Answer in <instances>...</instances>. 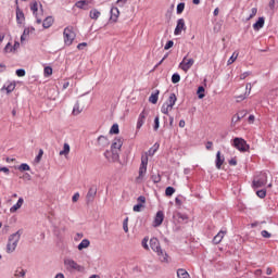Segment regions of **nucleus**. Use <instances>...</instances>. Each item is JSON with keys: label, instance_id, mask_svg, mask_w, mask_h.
I'll use <instances>...</instances> for the list:
<instances>
[{"label": "nucleus", "instance_id": "nucleus-1", "mask_svg": "<svg viewBox=\"0 0 278 278\" xmlns=\"http://www.w3.org/2000/svg\"><path fill=\"white\" fill-rule=\"evenodd\" d=\"M150 249L157 254L161 262H168V254H166V251L162 250V245H160V240H157V238L150 239Z\"/></svg>", "mask_w": 278, "mask_h": 278}, {"label": "nucleus", "instance_id": "nucleus-2", "mask_svg": "<svg viewBox=\"0 0 278 278\" xmlns=\"http://www.w3.org/2000/svg\"><path fill=\"white\" fill-rule=\"evenodd\" d=\"M63 264L67 273H81V270H84V266L79 265L77 261L71 257L64 258Z\"/></svg>", "mask_w": 278, "mask_h": 278}, {"label": "nucleus", "instance_id": "nucleus-3", "mask_svg": "<svg viewBox=\"0 0 278 278\" xmlns=\"http://www.w3.org/2000/svg\"><path fill=\"white\" fill-rule=\"evenodd\" d=\"M21 240V231H16L9 237L7 244V253H14L16 247H18V241Z\"/></svg>", "mask_w": 278, "mask_h": 278}, {"label": "nucleus", "instance_id": "nucleus-4", "mask_svg": "<svg viewBox=\"0 0 278 278\" xmlns=\"http://www.w3.org/2000/svg\"><path fill=\"white\" fill-rule=\"evenodd\" d=\"M231 144L235 149H237V151H240V153H247L251 149V146L247 143V140L240 137H236Z\"/></svg>", "mask_w": 278, "mask_h": 278}, {"label": "nucleus", "instance_id": "nucleus-5", "mask_svg": "<svg viewBox=\"0 0 278 278\" xmlns=\"http://www.w3.org/2000/svg\"><path fill=\"white\" fill-rule=\"evenodd\" d=\"M76 37L77 35L75 34V28L73 26H67L64 28L63 38H64V43L67 47H71L73 45V41L75 40Z\"/></svg>", "mask_w": 278, "mask_h": 278}, {"label": "nucleus", "instance_id": "nucleus-6", "mask_svg": "<svg viewBox=\"0 0 278 278\" xmlns=\"http://www.w3.org/2000/svg\"><path fill=\"white\" fill-rule=\"evenodd\" d=\"M147 166H149V154L143 153L141 155V164L139 167V176L137 177V181H142V179H144V175H147Z\"/></svg>", "mask_w": 278, "mask_h": 278}, {"label": "nucleus", "instance_id": "nucleus-7", "mask_svg": "<svg viewBox=\"0 0 278 278\" xmlns=\"http://www.w3.org/2000/svg\"><path fill=\"white\" fill-rule=\"evenodd\" d=\"M192 66H194V59H188V56H185L179 63V68H181L184 73H188L189 68H192Z\"/></svg>", "mask_w": 278, "mask_h": 278}, {"label": "nucleus", "instance_id": "nucleus-8", "mask_svg": "<svg viewBox=\"0 0 278 278\" xmlns=\"http://www.w3.org/2000/svg\"><path fill=\"white\" fill-rule=\"evenodd\" d=\"M267 181H268V178L266 176V173H261L258 177L254 178L253 187L262 188L263 186H266Z\"/></svg>", "mask_w": 278, "mask_h": 278}, {"label": "nucleus", "instance_id": "nucleus-9", "mask_svg": "<svg viewBox=\"0 0 278 278\" xmlns=\"http://www.w3.org/2000/svg\"><path fill=\"white\" fill-rule=\"evenodd\" d=\"M186 31V21L184 18H179L177 21L176 28L174 30L175 36H181V33Z\"/></svg>", "mask_w": 278, "mask_h": 278}, {"label": "nucleus", "instance_id": "nucleus-10", "mask_svg": "<svg viewBox=\"0 0 278 278\" xmlns=\"http://www.w3.org/2000/svg\"><path fill=\"white\" fill-rule=\"evenodd\" d=\"M96 147H99L100 149H105V147H110V139L105 136L98 137Z\"/></svg>", "mask_w": 278, "mask_h": 278}, {"label": "nucleus", "instance_id": "nucleus-11", "mask_svg": "<svg viewBox=\"0 0 278 278\" xmlns=\"http://www.w3.org/2000/svg\"><path fill=\"white\" fill-rule=\"evenodd\" d=\"M96 197H97V187L92 186L89 188L87 195H86L87 203H92V201H94Z\"/></svg>", "mask_w": 278, "mask_h": 278}, {"label": "nucleus", "instance_id": "nucleus-12", "mask_svg": "<svg viewBox=\"0 0 278 278\" xmlns=\"http://www.w3.org/2000/svg\"><path fill=\"white\" fill-rule=\"evenodd\" d=\"M15 88H16L15 81H8L0 90L1 92L7 91V94H10L11 92H14Z\"/></svg>", "mask_w": 278, "mask_h": 278}, {"label": "nucleus", "instance_id": "nucleus-13", "mask_svg": "<svg viewBox=\"0 0 278 278\" xmlns=\"http://www.w3.org/2000/svg\"><path fill=\"white\" fill-rule=\"evenodd\" d=\"M164 223V212L159 211L153 220V227H160Z\"/></svg>", "mask_w": 278, "mask_h": 278}, {"label": "nucleus", "instance_id": "nucleus-14", "mask_svg": "<svg viewBox=\"0 0 278 278\" xmlns=\"http://www.w3.org/2000/svg\"><path fill=\"white\" fill-rule=\"evenodd\" d=\"M122 147H123V139L116 138L114 139L111 146V151H121Z\"/></svg>", "mask_w": 278, "mask_h": 278}, {"label": "nucleus", "instance_id": "nucleus-15", "mask_svg": "<svg viewBox=\"0 0 278 278\" xmlns=\"http://www.w3.org/2000/svg\"><path fill=\"white\" fill-rule=\"evenodd\" d=\"M227 235V230H220L214 238L213 243L214 244H220L223 242V238Z\"/></svg>", "mask_w": 278, "mask_h": 278}, {"label": "nucleus", "instance_id": "nucleus-16", "mask_svg": "<svg viewBox=\"0 0 278 278\" xmlns=\"http://www.w3.org/2000/svg\"><path fill=\"white\" fill-rule=\"evenodd\" d=\"M25 203V200L23 198H20L16 202V204H14L11 208L10 212L11 214H14L15 212H18V210H21V207H23V204Z\"/></svg>", "mask_w": 278, "mask_h": 278}, {"label": "nucleus", "instance_id": "nucleus-17", "mask_svg": "<svg viewBox=\"0 0 278 278\" xmlns=\"http://www.w3.org/2000/svg\"><path fill=\"white\" fill-rule=\"evenodd\" d=\"M75 5L79 10H89L90 1L89 0H80V1H77Z\"/></svg>", "mask_w": 278, "mask_h": 278}, {"label": "nucleus", "instance_id": "nucleus-18", "mask_svg": "<svg viewBox=\"0 0 278 278\" xmlns=\"http://www.w3.org/2000/svg\"><path fill=\"white\" fill-rule=\"evenodd\" d=\"M147 119V111H142L139 114L138 121H137V129H141L142 125H144V121Z\"/></svg>", "mask_w": 278, "mask_h": 278}, {"label": "nucleus", "instance_id": "nucleus-19", "mask_svg": "<svg viewBox=\"0 0 278 278\" xmlns=\"http://www.w3.org/2000/svg\"><path fill=\"white\" fill-rule=\"evenodd\" d=\"M174 220H176L177 223H180V224L188 223V215L181 214V213H176L174 215Z\"/></svg>", "mask_w": 278, "mask_h": 278}, {"label": "nucleus", "instance_id": "nucleus-20", "mask_svg": "<svg viewBox=\"0 0 278 278\" xmlns=\"http://www.w3.org/2000/svg\"><path fill=\"white\" fill-rule=\"evenodd\" d=\"M215 164H216V168H217L218 170H220L223 164H225V156H222V155H220V151H218V152L216 153V161H215Z\"/></svg>", "mask_w": 278, "mask_h": 278}, {"label": "nucleus", "instance_id": "nucleus-21", "mask_svg": "<svg viewBox=\"0 0 278 278\" xmlns=\"http://www.w3.org/2000/svg\"><path fill=\"white\" fill-rule=\"evenodd\" d=\"M118 16H121V11H118V8H112L111 9V21L113 23H116L118 21Z\"/></svg>", "mask_w": 278, "mask_h": 278}, {"label": "nucleus", "instance_id": "nucleus-22", "mask_svg": "<svg viewBox=\"0 0 278 278\" xmlns=\"http://www.w3.org/2000/svg\"><path fill=\"white\" fill-rule=\"evenodd\" d=\"M265 20L264 17H258L257 22L253 24L254 31H260L264 27Z\"/></svg>", "mask_w": 278, "mask_h": 278}, {"label": "nucleus", "instance_id": "nucleus-23", "mask_svg": "<svg viewBox=\"0 0 278 278\" xmlns=\"http://www.w3.org/2000/svg\"><path fill=\"white\" fill-rule=\"evenodd\" d=\"M101 16V11L93 9L89 12V18L92 21H99V17Z\"/></svg>", "mask_w": 278, "mask_h": 278}, {"label": "nucleus", "instance_id": "nucleus-24", "mask_svg": "<svg viewBox=\"0 0 278 278\" xmlns=\"http://www.w3.org/2000/svg\"><path fill=\"white\" fill-rule=\"evenodd\" d=\"M16 21L20 25H23V23H25V14L23 13V11H21V9L16 10Z\"/></svg>", "mask_w": 278, "mask_h": 278}, {"label": "nucleus", "instance_id": "nucleus-25", "mask_svg": "<svg viewBox=\"0 0 278 278\" xmlns=\"http://www.w3.org/2000/svg\"><path fill=\"white\" fill-rule=\"evenodd\" d=\"M167 105L174 108L175 103H177V96L175 93H170L168 100L165 102Z\"/></svg>", "mask_w": 278, "mask_h": 278}, {"label": "nucleus", "instance_id": "nucleus-26", "mask_svg": "<svg viewBox=\"0 0 278 278\" xmlns=\"http://www.w3.org/2000/svg\"><path fill=\"white\" fill-rule=\"evenodd\" d=\"M51 25H53V17L52 16H48L43 20V23H42V27L45 29H49V27H51Z\"/></svg>", "mask_w": 278, "mask_h": 278}, {"label": "nucleus", "instance_id": "nucleus-27", "mask_svg": "<svg viewBox=\"0 0 278 278\" xmlns=\"http://www.w3.org/2000/svg\"><path fill=\"white\" fill-rule=\"evenodd\" d=\"M81 112H84V108H81L79 105V102H76L74 108H73V115L74 116H79V114H81Z\"/></svg>", "mask_w": 278, "mask_h": 278}, {"label": "nucleus", "instance_id": "nucleus-28", "mask_svg": "<svg viewBox=\"0 0 278 278\" xmlns=\"http://www.w3.org/2000/svg\"><path fill=\"white\" fill-rule=\"evenodd\" d=\"M90 247V240L84 239L77 247L78 251H84V249H88Z\"/></svg>", "mask_w": 278, "mask_h": 278}, {"label": "nucleus", "instance_id": "nucleus-29", "mask_svg": "<svg viewBox=\"0 0 278 278\" xmlns=\"http://www.w3.org/2000/svg\"><path fill=\"white\" fill-rule=\"evenodd\" d=\"M25 275H27V271L23 268H17L14 273L15 278H25Z\"/></svg>", "mask_w": 278, "mask_h": 278}, {"label": "nucleus", "instance_id": "nucleus-30", "mask_svg": "<svg viewBox=\"0 0 278 278\" xmlns=\"http://www.w3.org/2000/svg\"><path fill=\"white\" fill-rule=\"evenodd\" d=\"M160 97V90H156L154 93H152L149 98L150 103H153V105H155V103H157V99Z\"/></svg>", "mask_w": 278, "mask_h": 278}, {"label": "nucleus", "instance_id": "nucleus-31", "mask_svg": "<svg viewBox=\"0 0 278 278\" xmlns=\"http://www.w3.org/2000/svg\"><path fill=\"white\" fill-rule=\"evenodd\" d=\"M177 277L178 278H190V274L184 268H180L177 270Z\"/></svg>", "mask_w": 278, "mask_h": 278}, {"label": "nucleus", "instance_id": "nucleus-32", "mask_svg": "<svg viewBox=\"0 0 278 278\" xmlns=\"http://www.w3.org/2000/svg\"><path fill=\"white\" fill-rule=\"evenodd\" d=\"M71 153V146L68 143H64L63 150L59 152V155H68Z\"/></svg>", "mask_w": 278, "mask_h": 278}, {"label": "nucleus", "instance_id": "nucleus-33", "mask_svg": "<svg viewBox=\"0 0 278 278\" xmlns=\"http://www.w3.org/2000/svg\"><path fill=\"white\" fill-rule=\"evenodd\" d=\"M173 111V106L168 103H164L161 108L162 114H168V112Z\"/></svg>", "mask_w": 278, "mask_h": 278}, {"label": "nucleus", "instance_id": "nucleus-34", "mask_svg": "<svg viewBox=\"0 0 278 278\" xmlns=\"http://www.w3.org/2000/svg\"><path fill=\"white\" fill-rule=\"evenodd\" d=\"M247 116V113H244V111L237 113L233 117H232V123H238V121H242V117Z\"/></svg>", "mask_w": 278, "mask_h": 278}, {"label": "nucleus", "instance_id": "nucleus-35", "mask_svg": "<svg viewBox=\"0 0 278 278\" xmlns=\"http://www.w3.org/2000/svg\"><path fill=\"white\" fill-rule=\"evenodd\" d=\"M123 229L125 233H129V217H126L123 222Z\"/></svg>", "mask_w": 278, "mask_h": 278}, {"label": "nucleus", "instance_id": "nucleus-36", "mask_svg": "<svg viewBox=\"0 0 278 278\" xmlns=\"http://www.w3.org/2000/svg\"><path fill=\"white\" fill-rule=\"evenodd\" d=\"M112 156H111V162H118V150H111Z\"/></svg>", "mask_w": 278, "mask_h": 278}, {"label": "nucleus", "instance_id": "nucleus-37", "mask_svg": "<svg viewBox=\"0 0 278 278\" xmlns=\"http://www.w3.org/2000/svg\"><path fill=\"white\" fill-rule=\"evenodd\" d=\"M236 60H238V53L233 52L232 55L227 61V65L230 66V64H233V62H236Z\"/></svg>", "mask_w": 278, "mask_h": 278}, {"label": "nucleus", "instance_id": "nucleus-38", "mask_svg": "<svg viewBox=\"0 0 278 278\" xmlns=\"http://www.w3.org/2000/svg\"><path fill=\"white\" fill-rule=\"evenodd\" d=\"M184 10H186V3L180 2V3L177 5L176 12H177V14H182V13H184Z\"/></svg>", "mask_w": 278, "mask_h": 278}, {"label": "nucleus", "instance_id": "nucleus-39", "mask_svg": "<svg viewBox=\"0 0 278 278\" xmlns=\"http://www.w3.org/2000/svg\"><path fill=\"white\" fill-rule=\"evenodd\" d=\"M179 81H181V76H179L178 73L173 74V76H172V83H174V84H179Z\"/></svg>", "mask_w": 278, "mask_h": 278}, {"label": "nucleus", "instance_id": "nucleus-40", "mask_svg": "<svg viewBox=\"0 0 278 278\" xmlns=\"http://www.w3.org/2000/svg\"><path fill=\"white\" fill-rule=\"evenodd\" d=\"M203 92H205V88L203 86H200L198 88V98L199 99H203L205 97V93H203Z\"/></svg>", "mask_w": 278, "mask_h": 278}, {"label": "nucleus", "instance_id": "nucleus-41", "mask_svg": "<svg viewBox=\"0 0 278 278\" xmlns=\"http://www.w3.org/2000/svg\"><path fill=\"white\" fill-rule=\"evenodd\" d=\"M165 194H166V197H173V195L175 194V188H173V187H167V188L165 189Z\"/></svg>", "mask_w": 278, "mask_h": 278}, {"label": "nucleus", "instance_id": "nucleus-42", "mask_svg": "<svg viewBox=\"0 0 278 278\" xmlns=\"http://www.w3.org/2000/svg\"><path fill=\"white\" fill-rule=\"evenodd\" d=\"M27 36H29V28H25L23 35L21 36V42H25L27 40Z\"/></svg>", "mask_w": 278, "mask_h": 278}, {"label": "nucleus", "instance_id": "nucleus-43", "mask_svg": "<svg viewBox=\"0 0 278 278\" xmlns=\"http://www.w3.org/2000/svg\"><path fill=\"white\" fill-rule=\"evenodd\" d=\"M42 155H45V151L40 149L38 155L35 157L36 164H40V160H42Z\"/></svg>", "mask_w": 278, "mask_h": 278}, {"label": "nucleus", "instance_id": "nucleus-44", "mask_svg": "<svg viewBox=\"0 0 278 278\" xmlns=\"http://www.w3.org/2000/svg\"><path fill=\"white\" fill-rule=\"evenodd\" d=\"M151 179L152 181H154V184H160V181H162V177L160 176V174L152 175Z\"/></svg>", "mask_w": 278, "mask_h": 278}, {"label": "nucleus", "instance_id": "nucleus-45", "mask_svg": "<svg viewBox=\"0 0 278 278\" xmlns=\"http://www.w3.org/2000/svg\"><path fill=\"white\" fill-rule=\"evenodd\" d=\"M12 51H14L12 43H7V46L4 47V53H12Z\"/></svg>", "mask_w": 278, "mask_h": 278}, {"label": "nucleus", "instance_id": "nucleus-46", "mask_svg": "<svg viewBox=\"0 0 278 278\" xmlns=\"http://www.w3.org/2000/svg\"><path fill=\"white\" fill-rule=\"evenodd\" d=\"M118 124H113V126L110 129V134H118Z\"/></svg>", "mask_w": 278, "mask_h": 278}, {"label": "nucleus", "instance_id": "nucleus-47", "mask_svg": "<svg viewBox=\"0 0 278 278\" xmlns=\"http://www.w3.org/2000/svg\"><path fill=\"white\" fill-rule=\"evenodd\" d=\"M256 194L260 199H265L266 198V190L262 189L256 191Z\"/></svg>", "mask_w": 278, "mask_h": 278}, {"label": "nucleus", "instance_id": "nucleus-48", "mask_svg": "<svg viewBox=\"0 0 278 278\" xmlns=\"http://www.w3.org/2000/svg\"><path fill=\"white\" fill-rule=\"evenodd\" d=\"M256 15H257V8H252L251 14L248 17V21H251V18H254V16H256Z\"/></svg>", "mask_w": 278, "mask_h": 278}, {"label": "nucleus", "instance_id": "nucleus-49", "mask_svg": "<svg viewBox=\"0 0 278 278\" xmlns=\"http://www.w3.org/2000/svg\"><path fill=\"white\" fill-rule=\"evenodd\" d=\"M160 129V116H156L154 118V131H157Z\"/></svg>", "mask_w": 278, "mask_h": 278}, {"label": "nucleus", "instance_id": "nucleus-50", "mask_svg": "<svg viewBox=\"0 0 278 278\" xmlns=\"http://www.w3.org/2000/svg\"><path fill=\"white\" fill-rule=\"evenodd\" d=\"M142 207H144V205H142V203H138L132 207V210L134 212H141Z\"/></svg>", "mask_w": 278, "mask_h": 278}, {"label": "nucleus", "instance_id": "nucleus-51", "mask_svg": "<svg viewBox=\"0 0 278 278\" xmlns=\"http://www.w3.org/2000/svg\"><path fill=\"white\" fill-rule=\"evenodd\" d=\"M43 73L47 76L53 75V68H51L50 66H47V67H45Z\"/></svg>", "mask_w": 278, "mask_h": 278}, {"label": "nucleus", "instance_id": "nucleus-52", "mask_svg": "<svg viewBox=\"0 0 278 278\" xmlns=\"http://www.w3.org/2000/svg\"><path fill=\"white\" fill-rule=\"evenodd\" d=\"M18 170H30V167L27 165V163H22Z\"/></svg>", "mask_w": 278, "mask_h": 278}, {"label": "nucleus", "instance_id": "nucleus-53", "mask_svg": "<svg viewBox=\"0 0 278 278\" xmlns=\"http://www.w3.org/2000/svg\"><path fill=\"white\" fill-rule=\"evenodd\" d=\"M30 10H31V12L36 15V12H38V2H34V3L30 5Z\"/></svg>", "mask_w": 278, "mask_h": 278}, {"label": "nucleus", "instance_id": "nucleus-54", "mask_svg": "<svg viewBox=\"0 0 278 278\" xmlns=\"http://www.w3.org/2000/svg\"><path fill=\"white\" fill-rule=\"evenodd\" d=\"M149 239L148 238H144L141 242L143 249H146V251H149Z\"/></svg>", "mask_w": 278, "mask_h": 278}, {"label": "nucleus", "instance_id": "nucleus-55", "mask_svg": "<svg viewBox=\"0 0 278 278\" xmlns=\"http://www.w3.org/2000/svg\"><path fill=\"white\" fill-rule=\"evenodd\" d=\"M175 45V42H173V40H169L166 42L164 49L165 51H168V49H172V47Z\"/></svg>", "mask_w": 278, "mask_h": 278}, {"label": "nucleus", "instance_id": "nucleus-56", "mask_svg": "<svg viewBox=\"0 0 278 278\" xmlns=\"http://www.w3.org/2000/svg\"><path fill=\"white\" fill-rule=\"evenodd\" d=\"M15 73H16L17 77H25V70H23V68L16 70Z\"/></svg>", "mask_w": 278, "mask_h": 278}, {"label": "nucleus", "instance_id": "nucleus-57", "mask_svg": "<svg viewBox=\"0 0 278 278\" xmlns=\"http://www.w3.org/2000/svg\"><path fill=\"white\" fill-rule=\"evenodd\" d=\"M276 5H278V0H270V2H269L270 10H275Z\"/></svg>", "mask_w": 278, "mask_h": 278}, {"label": "nucleus", "instance_id": "nucleus-58", "mask_svg": "<svg viewBox=\"0 0 278 278\" xmlns=\"http://www.w3.org/2000/svg\"><path fill=\"white\" fill-rule=\"evenodd\" d=\"M261 236L263 237V238H270V232H268L267 230H263V231H261Z\"/></svg>", "mask_w": 278, "mask_h": 278}, {"label": "nucleus", "instance_id": "nucleus-59", "mask_svg": "<svg viewBox=\"0 0 278 278\" xmlns=\"http://www.w3.org/2000/svg\"><path fill=\"white\" fill-rule=\"evenodd\" d=\"M73 203H77L79 201V192H76L72 198Z\"/></svg>", "mask_w": 278, "mask_h": 278}, {"label": "nucleus", "instance_id": "nucleus-60", "mask_svg": "<svg viewBox=\"0 0 278 278\" xmlns=\"http://www.w3.org/2000/svg\"><path fill=\"white\" fill-rule=\"evenodd\" d=\"M125 3H127V0H117L116 4L119 7V8H123L125 5Z\"/></svg>", "mask_w": 278, "mask_h": 278}, {"label": "nucleus", "instance_id": "nucleus-61", "mask_svg": "<svg viewBox=\"0 0 278 278\" xmlns=\"http://www.w3.org/2000/svg\"><path fill=\"white\" fill-rule=\"evenodd\" d=\"M155 151H157V149H153V148H151L148 152H146L148 155H150V156H153V155H155Z\"/></svg>", "mask_w": 278, "mask_h": 278}, {"label": "nucleus", "instance_id": "nucleus-62", "mask_svg": "<svg viewBox=\"0 0 278 278\" xmlns=\"http://www.w3.org/2000/svg\"><path fill=\"white\" fill-rule=\"evenodd\" d=\"M137 201H138L139 203H141V205H142V203H147V198H144L143 195H140V197L137 199Z\"/></svg>", "mask_w": 278, "mask_h": 278}, {"label": "nucleus", "instance_id": "nucleus-63", "mask_svg": "<svg viewBox=\"0 0 278 278\" xmlns=\"http://www.w3.org/2000/svg\"><path fill=\"white\" fill-rule=\"evenodd\" d=\"M84 47H88V43L87 42L78 43L77 49L81 50L84 49Z\"/></svg>", "mask_w": 278, "mask_h": 278}, {"label": "nucleus", "instance_id": "nucleus-64", "mask_svg": "<svg viewBox=\"0 0 278 278\" xmlns=\"http://www.w3.org/2000/svg\"><path fill=\"white\" fill-rule=\"evenodd\" d=\"M213 144H214V143H213L212 141H207V142H206V149H207V151H211Z\"/></svg>", "mask_w": 278, "mask_h": 278}]
</instances>
